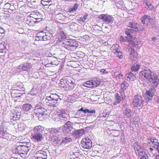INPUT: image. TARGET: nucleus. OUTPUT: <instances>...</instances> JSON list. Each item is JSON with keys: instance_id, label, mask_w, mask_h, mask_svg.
Listing matches in <instances>:
<instances>
[{"instance_id": "18", "label": "nucleus", "mask_w": 159, "mask_h": 159, "mask_svg": "<svg viewBox=\"0 0 159 159\" xmlns=\"http://www.w3.org/2000/svg\"><path fill=\"white\" fill-rule=\"evenodd\" d=\"M32 66V64L30 63L26 62L23 65H20L18 66V69L23 71H28Z\"/></svg>"}, {"instance_id": "7", "label": "nucleus", "mask_w": 159, "mask_h": 159, "mask_svg": "<svg viewBox=\"0 0 159 159\" xmlns=\"http://www.w3.org/2000/svg\"><path fill=\"white\" fill-rule=\"evenodd\" d=\"M48 153V151L47 150L45 151H38L34 154L33 159H47V154Z\"/></svg>"}, {"instance_id": "16", "label": "nucleus", "mask_w": 159, "mask_h": 159, "mask_svg": "<svg viewBox=\"0 0 159 159\" xmlns=\"http://www.w3.org/2000/svg\"><path fill=\"white\" fill-rule=\"evenodd\" d=\"M128 27L132 29V30L134 32L140 31L142 30L139 25L134 22H130L128 24Z\"/></svg>"}, {"instance_id": "30", "label": "nucleus", "mask_w": 159, "mask_h": 159, "mask_svg": "<svg viewBox=\"0 0 159 159\" xmlns=\"http://www.w3.org/2000/svg\"><path fill=\"white\" fill-rule=\"evenodd\" d=\"M84 131L83 129L76 130L72 134L73 136H76V138L82 136L84 133Z\"/></svg>"}, {"instance_id": "11", "label": "nucleus", "mask_w": 159, "mask_h": 159, "mask_svg": "<svg viewBox=\"0 0 159 159\" xmlns=\"http://www.w3.org/2000/svg\"><path fill=\"white\" fill-rule=\"evenodd\" d=\"M81 147L84 148L89 149L92 147V142L89 138H84L81 142Z\"/></svg>"}, {"instance_id": "28", "label": "nucleus", "mask_w": 159, "mask_h": 159, "mask_svg": "<svg viewBox=\"0 0 159 159\" xmlns=\"http://www.w3.org/2000/svg\"><path fill=\"white\" fill-rule=\"evenodd\" d=\"M61 135H59L58 136L56 137L54 139H52L53 145L55 146L57 144L61 145Z\"/></svg>"}, {"instance_id": "32", "label": "nucleus", "mask_w": 159, "mask_h": 159, "mask_svg": "<svg viewBox=\"0 0 159 159\" xmlns=\"http://www.w3.org/2000/svg\"><path fill=\"white\" fill-rule=\"evenodd\" d=\"M79 26V25L76 23H71L70 25V29L71 31H75L78 30Z\"/></svg>"}, {"instance_id": "26", "label": "nucleus", "mask_w": 159, "mask_h": 159, "mask_svg": "<svg viewBox=\"0 0 159 159\" xmlns=\"http://www.w3.org/2000/svg\"><path fill=\"white\" fill-rule=\"evenodd\" d=\"M44 128L40 125L37 126L34 129V133L43 134L44 131Z\"/></svg>"}, {"instance_id": "1", "label": "nucleus", "mask_w": 159, "mask_h": 159, "mask_svg": "<svg viewBox=\"0 0 159 159\" xmlns=\"http://www.w3.org/2000/svg\"><path fill=\"white\" fill-rule=\"evenodd\" d=\"M139 81L142 84H145L146 85L148 84L149 82L152 86V88H150L146 92V99L148 101L151 100L155 92V88L159 84L158 76L156 73L152 71L150 69L148 68L141 71L139 74Z\"/></svg>"}, {"instance_id": "50", "label": "nucleus", "mask_w": 159, "mask_h": 159, "mask_svg": "<svg viewBox=\"0 0 159 159\" xmlns=\"http://www.w3.org/2000/svg\"><path fill=\"white\" fill-rule=\"evenodd\" d=\"M72 153H73L75 157H82L81 153L80 152V150H77V152H73Z\"/></svg>"}, {"instance_id": "53", "label": "nucleus", "mask_w": 159, "mask_h": 159, "mask_svg": "<svg viewBox=\"0 0 159 159\" xmlns=\"http://www.w3.org/2000/svg\"><path fill=\"white\" fill-rule=\"evenodd\" d=\"M143 17L146 20H148L149 21H153V19L152 18H151V17L149 16L144 15L143 16Z\"/></svg>"}, {"instance_id": "14", "label": "nucleus", "mask_w": 159, "mask_h": 159, "mask_svg": "<svg viewBox=\"0 0 159 159\" xmlns=\"http://www.w3.org/2000/svg\"><path fill=\"white\" fill-rule=\"evenodd\" d=\"M20 113L16 111L12 110L11 111L10 113V118L11 122H13V121H15L19 120L20 116Z\"/></svg>"}, {"instance_id": "19", "label": "nucleus", "mask_w": 159, "mask_h": 159, "mask_svg": "<svg viewBox=\"0 0 159 159\" xmlns=\"http://www.w3.org/2000/svg\"><path fill=\"white\" fill-rule=\"evenodd\" d=\"M129 86V84L125 81H124L121 83L120 84V89L119 92L121 94V96H124V91L128 88Z\"/></svg>"}, {"instance_id": "17", "label": "nucleus", "mask_w": 159, "mask_h": 159, "mask_svg": "<svg viewBox=\"0 0 159 159\" xmlns=\"http://www.w3.org/2000/svg\"><path fill=\"white\" fill-rule=\"evenodd\" d=\"M55 15V18L57 21H62L65 19H66V16L65 15V13L64 12L58 13L57 11L54 12Z\"/></svg>"}, {"instance_id": "55", "label": "nucleus", "mask_w": 159, "mask_h": 159, "mask_svg": "<svg viewBox=\"0 0 159 159\" xmlns=\"http://www.w3.org/2000/svg\"><path fill=\"white\" fill-rule=\"evenodd\" d=\"M73 114L75 115V116H74V117L76 118L79 117V116H80V115H81V113L80 111L78 110L77 111L74 112Z\"/></svg>"}, {"instance_id": "35", "label": "nucleus", "mask_w": 159, "mask_h": 159, "mask_svg": "<svg viewBox=\"0 0 159 159\" xmlns=\"http://www.w3.org/2000/svg\"><path fill=\"white\" fill-rule=\"evenodd\" d=\"M79 6V4L78 3H75L73 7L69 8L68 12L70 13H74V12H75L77 9H78Z\"/></svg>"}, {"instance_id": "13", "label": "nucleus", "mask_w": 159, "mask_h": 159, "mask_svg": "<svg viewBox=\"0 0 159 159\" xmlns=\"http://www.w3.org/2000/svg\"><path fill=\"white\" fill-rule=\"evenodd\" d=\"M72 123L70 121H68L61 127V130H62L63 133L64 134H68L73 129Z\"/></svg>"}, {"instance_id": "56", "label": "nucleus", "mask_w": 159, "mask_h": 159, "mask_svg": "<svg viewBox=\"0 0 159 159\" xmlns=\"http://www.w3.org/2000/svg\"><path fill=\"white\" fill-rule=\"evenodd\" d=\"M123 75L121 73L117 74L116 75V78L117 80H120L122 78Z\"/></svg>"}, {"instance_id": "31", "label": "nucleus", "mask_w": 159, "mask_h": 159, "mask_svg": "<svg viewBox=\"0 0 159 159\" xmlns=\"http://www.w3.org/2000/svg\"><path fill=\"white\" fill-rule=\"evenodd\" d=\"M43 134H39V133H34L32 134L33 139L35 140L39 141H41L42 139Z\"/></svg>"}, {"instance_id": "59", "label": "nucleus", "mask_w": 159, "mask_h": 159, "mask_svg": "<svg viewBox=\"0 0 159 159\" xmlns=\"http://www.w3.org/2000/svg\"><path fill=\"white\" fill-rule=\"evenodd\" d=\"M24 143H26V142H20L19 143H17L16 145V146L15 147H18L19 146H20L21 145H24ZM27 143V142H26Z\"/></svg>"}, {"instance_id": "25", "label": "nucleus", "mask_w": 159, "mask_h": 159, "mask_svg": "<svg viewBox=\"0 0 159 159\" xmlns=\"http://www.w3.org/2000/svg\"><path fill=\"white\" fill-rule=\"evenodd\" d=\"M129 58L131 60H135L138 57L137 53L135 52V50L132 48H131L129 51Z\"/></svg>"}, {"instance_id": "33", "label": "nucleus", "mask_w": 159, "mask_h": 159, "mask_svg": "<svg viewBox=\"0 0 159 159\" xmlns=\"http://www.w3.org/2000/svg\"><path fill=\"white\" fill-rule=\"evenodd\" d=\"M123 113L124 115L127 117L129 118L132 117V112L131 110L128 108H125V109L123 111Z\"/></svg>"}, {"instance_id": "64", "label": "nucleus", "mask_w": 159, "mask_h": 159, "mask_svg": "<svg viewBox=\"0 0 159 159\" xmlns=\"http://www.w3.org/2000/svg\"><path fill=\"white\" fill-rule=\"evenodd\" d=\"M145 20H146L143 17V16H142L141 18V21L143 24H144L145 23Z\"/></svg>"}, {"instance_id": "54", "label": "nucleus", "mask_w": 159, "mask_h": 159, "mask_svg": "<svg viewBox=\"0 0 159 159\" xmlns=\"http://www.w3.org/2000/svg\"><path fill=\"white\" fill-rule=\"evenodd\" d=\"M5 31L3 28L0 27V37L1 38L3 37L4 35Z\"/></svg>"}, {"instance_id": "49", "label": "nucleus", "mask_w": 159, "mask_h": 159, "mask_svg": "<svg viewBox=\"0 0 159 159\" xmlns=\"http://www.w3.org/2000/svg\"><path fill=\"white\" fill-rule=\"evenodd\" d=\"M150 141L155 146H156V143H157L158 142V139L154 138L150 139Z\"/></svg>"}, {"instance_id": "60", "label": "nucleus", "mask_w": 159, "mask_h": 159, "mask_svg": "<svg viewBox=\"0 0 159 159\" xmlns=\"http://www.w3.org/2000/svg\"><path fill=\"white\" fill-rule=\"evenodd\" d=\"M100 72L102 73L103 75H105L107 73H108V72L106 71V70L104 69H102L100 70Z\"/></svg>"}, {"instance_id": "45", "label": "nucleus", "mask_w": 159, "mask_h": 159, "mask_svg": "<svg viewBox=\"0 0 159 159\" xmlns=\"http://www.w3.org/2000/svg\"><path fill=\"white\" fill-rule=\"evenodd\" d=\"M66 38V36L64 34V32L62 31H60V34L58 36V38L59 39H63Z\"/></svg>"}, {"instance_id": "22", "label": "nucleus", "mask_w": 159, "mask_h": 159, "mask_svg": "<svg viewBox=\"0 0 159 159\" xmlns=\"http://www.w3.org/2000/svg\"><path fill=\"white\" fill-rule=\"evenodd\" d=\"M69 79L65 78L61 79L59 84L60 86L66 89L68 85V81Z\"/></svg>"}, {"instance_id": "3", "label": "nucleus", "mask_w": 159, "mask_h": 159, "mask_svg": "<svg viewBox=\"0 0 159 159\" xmlns=\"http://www.w3.org/2000/svg\"><path fill=\"white\" fill-rule=\"evenodd\" d=\"M60 96L57 94H51L49 96L46 97L45 101L46 105L51 107H57L62 100Z\"/></svg>"}, {"instance_id": "44", "label": "nucleus", "mask_w": 159, "mask_h": 159, "mask_svg": "<svg viewBox=\"0 0 159 159\" xmlns=\"http://www.w3.org/2000/svg\"><path fill=\"white\" fill-rule=\"evenodd\" d=\"M131 40V39H130L128 37H127V36L125 37H124L123 36H121L120 38V41L122 42H128V41H129Z\"/></svg>"}, {"instance_id": "47", "label": "nucleus", "mask_w": 159, "mask_h": 159, "mask_svg": "<svg viewBox=\"0 0 159 159\" xmlns=\"http://www.w3.org/2000/svg\"><path fill=\"white\" fill-rule=\"evenodd\" d=\"M37 93V91L36 89H32L30 91L29 94L34 96L36 95Z\"/></svg>"}, {"instance_id": "62", "label": "nucleus", "mask_w": 159, "mask_h": 159, "mask_svg": "<svg viewBox=\"0 0 159 159\" xmlns=\"http://www.w3.org/2000/svg\"><path fill=\"white\" fill-rule=\"evenodd\" d=\"M6 48L5 46L2 44H0V49L1 50H4Z\"/></svg>"}, {"instance_id": "48", "label": "nucleus", "mask_w": 159, "mask_h": 159, "mask_svg": "<svg viewBox=\"0 0 159 159\" xmlns=\"http://www.w3.org/2000/svg\"><path fill=\"white\" fill-rule=\"evenodd\" d=\"M134 39V38L133 39H131V40H130L129 41H128L129 42V45L128 46H130V47H134L135 44L136 43L133 41Z\"/></svg>"}, {"instance_id": "52", "label": "nucleus", "mask_w": 159, "mask_h": 159, "mask_svg": "<svg viewBox=\"0 0 159 159\" xmlns=\"http://www.w3.org/2000/svg\"><path fill=\"white\" fill-rule=\"evenodd\" d=\"M119 46L118 45L116 44L115 46V48L112 50V52L114 53H116V52H118L120 51L119 49Z\"/></svg>"}, {"instance_id": "46", "label": "nucleus", "mask_w": 159, "mask_h": 159, "mask_svg": "<svg viewBox=\"0 0 159 159\" xmlns=\"http://www.w3.org/2000/svg\"><path fill=\"white\" fill-rule=\"evenodd\" d=\"M114 54L119 59H121L123 57L122 53L120 51L118 52H116V53Z\"/></svg>"}, {"instance_id": "41", "label": "nucleus", "mask_w": 159, "mask_h": 159, "mask_svg": "<svg viewBox=\"0 0 159 159\" xmlns=\"http://www.w3.org/2000/svg\"><path fill=\"white\" fill-rule=\"evenodd\" d=\"M140 66L139 64L134 65L131 66V70L132 71H137L140 68Z\"/></svg>"}, {"instance_id": "39", "label": "nucleus", "mask_w": 159, "mask_h": 159, "mask_svg": "<svg viewBox=\"0 0 159 159\" xmlns=\"http://www.w3.org/2000/svg\"><path fill=\"white\" fill-rule=\"evenodd\" d=\"M42 34H43L41 32H38L35 37V40L37 41H43Z\"/></svg>"}, {"instance_id": "23", "label": "nucleus", "mask_w": 159, "mask_h": 159, "mask_svg": "<svg viewBox=\"0 0 159 159\" xmlns=\"http://www.w3.org/2000/svg\"><path fill=\"white\" fill-rule=\"evenodd\" d=\"M11 5L9 3H6L4 6L3 8L4 9H6L7 10H9L8 11L11 14H12V17H15L16 15V10L15 9H11L10 8V7H11Z\"/></svg>"}, {"instance_id": "20", "label": "nucleus", "mask_w": 159, "mask_h": 159, "mask_svg": "<svg viewBox=\"0 0 159 159\" xmlns=\"http://www.w3.org/2000/svg\"><path fill=\"white\" fill-rule=\"evenodd\" d=\"M109 113L108 112H103L102 114H100L99 116L97 118V120L105 121L107 120L109 117Z\"/></svg>"}, {"instance_id": "37", "label": "nucleus", "mask_w": 159, "mask_h": 159, "mask_svg": "<svg viewBox=\"0 0 159 159\" xmlns=\"http://www.w3.org/2000/svg\"><path fill=\"white\" fill-rule=\"evenodd\" d=\"M126 76L127 78V80H131L134 81L136 79L135 76L131 72H129L126 74Z\"/></svg>"}, {"instance_id": "27", "label": "nucleus", "mask_w": 159, "mask_h": 159, "mask_svg": "<svg viewBox=\"0 0 159 159\" xmlns=\"http://www.w3.org/2000/svg\"><path fill=\"white\" fill-rule=\"evenodd\" d=\"M32 109L33 107L31 104L26 103L23 105L22 109L24 111L30 112Z\"/></svg>"}, {"instance_id": "40", "label": "nucleus", "mask_w": 159, "mask_h": 159, "mask_svg": "<svg viewBox=\"0 0 159 159\" xmlns=\"http://www.w3.org/2000/svg\"><path fill=\"white\" fill-rule=\"evenodd\" d=\"M115 97L116 101L118 102L117 103H120L121 101L125 99V95L124 96H121V97L118 93H117L115 95Z\"/></svg>"}, {"instance_id": "4", "label": "nucleus", "mask_w": 159, "mask_h": 159, "mask_svg": "<svg viewBox=\"0 0 159 159\" xmlns=\"http://www.w3.org/2000/svg\"><path fill=\"white\" fill-rule=\"evenodd\" d=\"M62 46L69 50L73 51L76 49L79 44L77 41L73 39H69L65 43H63Z\"/></svg>"}, {"instance_id": "43", "label": "nucleus", "mask_w": 159, "mask_h": 159, "mask_svg": "<svg viewBox=\"0 0 159 159\" xmlns=\"http://www.w3.org/2000/svg\"><path fill=\"white\" fill-rule=\"evenodd\" d=\"M44 107L43 103L42 102H39L36 104L34 110L40 109V108H42L43 107Z\"/></svg>"}, {"instance_id": "5", "label": "nucleus", "mask_w": 159, "mask_h": 159, "mask_svg": "<svg viewBox=\"0 0 159 159\" xmlns=\"http://www.w3.org/2000/svg\"><path fill=\"white\" fill-rule=\"evenodd\" d=\"M144 102L142 96L140 95L137 94L134 96L132 104L134 107L142 108L143 106Z\"/></svg>"}, {"instance_id": "8", "label": "nucleus", "mask_w": 159, "mask_h": 159, "mask_svg": "<svg viewBox=\"0 0 159 159\" xmlns=\"http://www.w3.org/2000/svg\"><path fill=\"white\" fill-rule=\"evenodd\" d=\"M47 109L45 108L44 107L40 109L34 110V112L36 116L38 117L41 116L40 118H38V119L40 120L43 119L44 117L43 116H46L47 114Z\"/></svg>"}, {"instance_id": "63", "label": "nucleus", "mask_w": 159, "mask_h": 159, "mask_svg": "<svg viewBox=\"0 0 159 159\" xmlns=\"http://www.w3.org/2000/svg\"><path fill=\"white\" fill-rule=\"evenodd\" d=\"M75 57L77 59L78 61H81V59H82V58L80 57L79 56H78L77 54H76V57Z\"/></svg>"}, {"instance_id": "21", "label": "nucleus", "mask_w": 159, "mask_h": 159, "mask_svg": "<svg viewBox=\"0 0 159 159\" xmlns=\"http://www.w3.org/2000/svg\"><path fill=\"white\" fill-rule=\"evenodd\" d=\"M42 37L43 38V41H46L47 40H49L51 39L52 36V34L51 32H46L43 33V31H42Z\"/></svg>"}, {"instance_id": "57", "label": "nucleus", "mask_w": 159, "mask_h": 159, "mask_svg": "<svg viewBox=\"0 0 159 159\" xmlns=\"http://www.w3.org/2000/svg\"><path fill=\"white\" fill-rule=\"evenodd\" d=\"M36 14H32L31 15H33V17L36 20H38L40 19V18H38L37 17V16H38V15H39V16H40L39 13L38 12H36Z\"/></svg>"}, {"instance_id": "61", "label": "nucleus", "mask_w": 159, "mask_h": 159, "mask_svg": "<svg viewBox=\"0 0 159 159\" xmlns=\"http://www.w3.org/2000/svg\"><path fill=\"white\" fill-rule=\"evenodd\" d=\"M76 157H75L73 153L70 155L69 156V158L70 159H74Z\"/></svg>"}, {"instance_id": "34", "label": "nucleus", "mask_w": 159, "mask_h": 159, "mask_svg": "<svg viewBox=\"0 0 159 159\" xmlns=\"http://www.w3.org/2000/svg\"><path fill=\"white\" fill-rule=\"evenodd\" d=\"M20 86H15L14 87L15 89H14L12 92L14 93L16 92L20 91L21 93H20V94H23L24 93V88L23 87H20Z\"/></svg>"}, {"instance_id": "12", "label": "nucleus", "mask_w": 159, "mask_h": 159, "mask_svg": "<svg viewBox=\"0 0 159 159\" xmlns=\"http://www.w3.org/2000/svg\"><path fill=\"white\" fill-rule=\"evenodd\" d=\"M133 147L135 153L139 156H141L143 153V150L142 148L140 143L136 141L133 144Z\"/></svg>"}, {"instance_id": "36", "label": "nucleus", "mask_w": 159, "mask_h": 159, "mask_svg": "<svg viewBox=\"0 0 159 159\" xmlns=\"http://www.w3.org/2000/svg\"><path fill=\"white\" fill-rule=\"evenodd\" d=\"M68 82V85L67 87L66 90H72L74 89L75 86V83L73 82L70 79L69 80Z\"/></svg>"}, {"instance_id": "10", "label": "nucleus", "mask_w": 159, "mask_h": 159, "mask_svg": "<svg viewBox=\"0 0 159 159\" xmlns=\"http://www.w3.org/2000/svg\"><path fill=\"white\" fill-rule=\"evenodd\" d=\"M66 111L64 109L59 110L57 112V114L58 115L59 120L58 121L61 122L66 121L67 120V114L66 113Z\"/></svg>"}, {"instance_id": "58", "label": "nucleus", "mask_w": 159, "mask_h": 159, "mask_svg": "<svg viewBox=\"0 0 159 159\" xmlns=\"http://www.w3.org/2000/svg\"><path fill=\"white\" fill-rule=\"evenodd\" d=\"M149 9L150 10H152L154 9V7L153 5L151 3L150 4H149V5L148 7Z\"/></svg>"}, {"instance_id": "2", "label": "nucleus", "mask_w": 159, "mask_h": 159, "mask_svg": "<svg viewBox=\"0 0 159 159\" xmlns=\"http://www.w3.org/2000/svg\"><path fill=\"white\" fill-rule=\"evenodd\" d=\"M24 145L18 147H15L12 149L14 153L18 154L20 156L24 158L26 157L27 153L31 148V143L30 142L24 143Z\"/></svg>"}, {"instance_id": "9", "label": "nucleus", "mask_w": 159, "mask_h": 159, "mask_svg": "<svg viewBox=\"0 0 159 159\" xmlns=\"http://www.w3.org/2000/svg\"><path fill=\"white\" fill-rule=\"evenodd\" d=\"M61 127L55 129L54 128H48L45 131V134L46 135V137L48 138L51 137L53 136V134H56L59 133L61 132Z\"/></svg>"}, {"instance_id": "24", "label": "nucleus", "mask_w": 159, "mask_h": 159, "mask_svg": "<svg viewBox=\"0 0 159 159\" xmlns=\"http://www.w3.org/2000/svg\"><path fill=\"white\" fill-rule=\"evenodd\" d=\"M61 143H60L61 146H64L66 144L70 143L72 141V139L70 137H62L61 136Z\"/></svg>"}, {"instance_id": "42", "label": "nucleus", "mask_w": 159, "mask_h": 159, "mask_svg": "<svg viewBox=\"0 0 159 159\" xmlns=\"http://www.w3.org/2000/svg\"><path fill=\"white\" fill-rule=\"evenodd\" d=\"M83 85L87 88H92L93 86V85L92 84L91 80L88 81L86 82H84Z\"/></svg>"}, {"instance_id": "51", "label": "nucleus", "mask_w": 159, "mask_h": 159, "mask_svg": "<svg viewBox=\"0 0 159 159\" xmlns=\"http://www.w3.org/2000/svg\"><path fill=\"white\" fill-rule=\"evenodd\" d=\"M88 15L86 14L84 15L83 17L80 18V21L82 22H84L88 19Z\"/></svg>"}, {"instance_id": "6", "label": "nucleus", "mask_w": 159, "mask_h": 159, "mask_svg": "<svg viewBox=\"0 0 159 159\" xmlns=\"http://www.w3.org/2000/svg\"><path fill=\"white\" fill-rule=\"evenodd\" d=\"M98 18L102 20V22L108 24H112L114 21V19L112 16L107 14H102L100 15Z\"/></svg>"}, {"instance_id": "15", "label": "nucleus", "mask_w": 159, "mask_h": 159, "mask_svg": "<svg viewBox=\"0 0 159 159\" xmlns=\"http://www.w3.org/2000/svg\"><path fill=\"white\" fill-rule=\"evenodd\" d=\"M11 134L7 133L3 128L0 126V138L8 140L11 139Z\"/></svg>"}, {"instance_id": "38", "label": "nucleus", "mask_w": 159, "mask_h": 159, "mask_svg": "<svg viewBox=\"0 0 159 159\" xmlns=\"http://www.w3.org/2000/svg\"><path fill=\"white\" fill-rule=\"evenodd\" d=\"M91 81L92 84L93 85V87H97L98 86L100 85V81L97 79L94 78L93 80H92Z\"/></svg>"}, {"instance_id": "29", "label": "nucleus", "mask_w": 159, "mask_h": 159, "mask_svg": "<svg viewBox=\"0 0 159 159\" xmlns=\"http://www.w3.org/2000/svg\"><path fill=\"white\" fill-rule=\"evenodd\" d=\"M134 32V31L132 30V29H129L128 28L126 29L125 31V33L127 35V37H128L130 39L134 38L133 35Z\"/></svg>"}]
</instances>
